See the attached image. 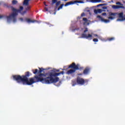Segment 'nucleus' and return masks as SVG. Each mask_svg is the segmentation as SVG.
I'll list each match as a JSON object with an SVG mask.
<instances>
[{"label": "nucleus", "mask_w": 125, "mask_h": 125, "mask_svg": "<svg viewBox=\"0 0 125 125\" xmlns=\"http://www.w3.org/2000/svg\"><path fill=\"white\" fill-rule=\"evenodd\" d=\"M39 70L38 69L32 70L33 74L35 75H38V76H35L34 77H32L29 79V77L32 75L30 72L27 71L25 73L24 75H14V80L16 81L17 83H22L23 84H27V85H32L33 83H39L41 82L42 83H46L47 84H50V83H55L58 82H59V77H58L59 75H64V71H62L59 73L50 72L48 74L42 73L43 71H44V69L43 68H39Z\"/></svg>", "instance_id": "nucleus-1"}, {"label": "nucleus", "mask_w": 125, "mask_h": 125, "mask_svg": "<svg viewBox=\"0 0 125 125\" xmlns=\"http://www.w3.org/2000/svg\"><path fill=\"white\" fill-rule=\"evenodd\" d=\"M11 9L12 10V11H14V12L10 15L9 16H6L7 22H10V21L12 20L14 23H15V22H16L17 21L16 16L18 15V14L17 13H20V14H21V15H24V14L27 13V11H23L24 7H23V6H21L20 7V9H16L15 8L13 7V6H11Z\"/></svg>", "instance_id": "nucleus-2"}, {"label": "nucleus", "mask_w": 125, "mask_h": 125, "mask_svg": "<svg viewBox=\"0 0 125 125\" xmlns=\"http://www.w3.org/2000/svg\"><path fill=\"white\" fill-rule=\"evenodd\" d=\"M68 69H71L66 72L67 75H72L76 72L78 70L82 71L83 70V67L81 66L79 64H76L75 62L72 63L68 67Z\"/></svg>", "instance_id": "nucleus-3"}, {"label": "nucleus", "mask_w": 125, "mask_h": 125, "mask_svg": "<svg viewBox=\"0 0 125 125\" xmlns=\"http://www.w3.org/2000/svg\"><path fill=\"white\" fill-rule=\"evenodd\" d=\"M88 81L87 80L83 79L81 77H77L76 79V83H77L78 84H80V85H83L84 83H87Z\"/></svg>", "instance_id": "nucleus-4"}, {"label": "nucleus", "mask_w": 125, "mask_h": 125, "mask_svg": "<svg viewBox=\"0 0 125 125\" xmlns=\"http://www.w3.org/2000/svg\"><path fill=\"white\" fill-rule=\"evenodd\" d=\"M79 39H90V40H92V35L88 34L87 35L84 33H83L81 35V37H79Z\"/></svg>", "instance_id": "nucleus-5"}, {"label": "nucleus", "mask_w": 125, "mask_h": 125, "mask_svg": "<svg viewBox=\"0 0 125 125\" xmlns=\"http://www.w3.org/2000/svg\"><path fill=\"white\" fill-rule=\"evenodd\" d=\"M90 71V68L89 67H86L83 71V73H78V76H83V75H88Z\"/></svg>", "instance_id": "nucleus-6"}, {"label": "nucleus", "mask_w": 125, "mask_h": 125, "mask_svg": "<svg viewBox=\"0 0 125 125\" xmlns=\"http://www.w3.org/2000/svg\"><path fill=\"white\" fill-rule=\"evenodd\" d=\"M74 3H83V1L80 0H75V1H71L68 2H67L65 5L64 6H68V5H71V4H74Z\"/></svg>", "instance_id": "nucleus-7"}, {"label": "nucleus", "mask_w": 125, "mask_h": 125, "mask_svg": "<svg viewBox=\"0 0 125 125\" xmlns=\"http://www.w3.org/2000/svg\"><path fill=\"white\" fill-rule=\"evenodd\" d=\"M118 16L119 18H121V19H117V21H124V20H125V18H124V13L121 12L120 13H119Z\"/></svg>", "instance_id": "nucleus-8"}, {"label": "nucleus", "mask_w": 125, "mask_h": 125, "mask_svg": "<svg viewBox=\"0 0 125 125\" xmlns=\"http://www.w3.org/2000/svg\"><path fill=\"white\" fill-rule=\"evenodd\" d=\"M112 8H113L114 9H119L120 8H124V6L113 5L112 6Z\"/></svg>", "instance_id": "nucleus-9"}, {"label": "nucleus", "mask_w": 125, "mask_h": 125, "mask_svg": "<svg viewBox=\"0 0 125 125\" xmlns=\"http://www.w3.org/2000/svg\"><path fill=\"white\" fill-rule=\"evenodd\" d=\"M26 21L27 22V23H35V22H36V21L35 20H32L30 19H25Z\"/></svg>", "instance_id": "nucleus-10"}, {"label": "nucleus", "mask_w": 125, "mask_h": 125, "mask_svg": "<svg viewBox=\"0 0 125 125\" xmlns=\"http://www.w3.org/2000/svg\"><path fill=\"white\" fill-rule=\"evenodd\" d=\"M94 12L97 14V13H102V9H98L97 10H95Z\"/></svg>", "instance_id": "nucleus-11"}, {"label": "nucleus", "mask_w": 125, "mask_h": 125, "mask_svg": "<svg viewBox=\"0 0 125 125\" xmlns=\"http://www.w3.org/2000/svg\"><path fill=\"white\" fill-rule=\"evenodd\" d=\"M31 0H24L23 1V4L28 6L29 5V1Z\"/></svg>", "instance_id": "nucleus-12"}, {"label": "nucleus", "mask_w": 125, "mask_h": 125, "mask_svg": "<svg viewBox=\"0 0 125 125\" xmlns=\"http://www.w3.org/2000/svg\"><path fill=\"white\" fill-rule=\"evenodd\" d=\"M102 0H92L91 1L94 3H96V2H100Z\"/></svg>", "instance_id": "nucleus-13"}, {"label": "nucleus", "mask_w": 125, "mask_h": 125, "mask_svg": "<svg viewBox=\"0 0 125 125\" xmlns=\"http://www.w3.org/2000/svg\"><path fill=\"white\" fill-rule=\"evenodd\" d=\"M117 15L116 13H109V16H116Z\"/></svg>", "instance_id": "nucleus-14"}, {"label": "nucleus", "mask_w": 125, "mask_h": 125, "mask_svg": "<svg viewBox=\"0 0 125 125\" xmlns=\"http://www.w3.org/2000/svg\"><path fill=\"white\" fill-rule=\"evenodd\" d=\"M103 22H104V23H108V22H110V20H105L104 19H103L102 20Z\"/></svg>", "instance_id": "nucleus-15"}, {"label": "nucleus", "mask_w": 125, "mask_h": 125, "mask_svg": "<svg viewBox=\"0 0 125 125\" xmlns=\"http://www.w3.org/2000/svg\"><path fill=\"white\" fill-rule=\"evenodd\" d=\"M18 2V1H17V0H13L12 1V4H14V5L17 4Z\"/></svg>", "instance_id": "nucleus-16"}, {"label": "nucleus", "mask_w": 125, "mask_h": 125, "mask_svg": "<svg viewBox=\"0 0 125 125\" xmlns=\"http://www.w3.org/2000/svg\"><path fill=\"white\" fill-rule=\"evenodd\" d=\"M63 6H64V4H62L60 6L58 7V10H60V9H62V8H63Z\"/></svg>", "instance_id": "nucleus-17"}, {"label": "nucleus", "mask_w": 125, "mask_h": 125, "mask_svg": "<svg viewBox=\"0 0 125 125\" xmlns=\"http://www.w3.org/2000/svg\"><path fill=\"white\" fill-rule=\"evenodd\" d=\"M30 9H31V7H30V6H28L26 8H25V11H28V10H30Z\"/></svg>", "instance_id": "nucleus-18"}, {"label": "nucleus", "mask_w": 125, "mask_h": 125, "mask_svg": "<svg viewBox=\"0 0 125 125\" xmlns=\"http://www.w3.org/2000/svg\"><path fill=\"white\" fill-rule=\"evenodd\" d=\"M107 40L109 42H112V41H114L115 40V38L112 37V38H108Z\"/></svg>", "instance_id": "nucleus-19"}, {"label": "nucleus", "mask_w": 125, "mask_h": 125, "mask_svg": "<svg viewBox=\"0 0 125 125\" xmlns=\"http://www.w3.org/2000/svg\"><path fill=\"white\" fill-rule=\"evenodd\" d=\"M60 3H61V1H58V2H56V6H59Z\"/></svg>", "instance_id": "nucleus-20"}, {"label": "nucleus", "mask_w": 125, "mask_h": 125, "mask_svg": "<svg viewBox=\"0 0 125 125\" xmlns=\"http://www.w3.org/2000/svg\"><path fill=\"white\" fill-rule=\"evenodd\" d=\"M6 16L4 15H0V19H2V18H5Z\"/></svg>", "instance_id": "nucleus-21"}, {"label": "nucleus", "mask_w": 125, "mask_h": 125, "mask_svg": "<svg viewBox=\"0 0 125 125\" xmlns=\"http://www.w3.org/2000/svg\"><path fill=\"white\" fill-rule=\"evenodd\" d=\"M103 5H107V3L100 4L97 6H103Z\"/></svg>", "instance_id": "nucleus-22"}, {"label": "nucleus", "mask_w": 125, "mask_h": 125, "mask_svg": "<svg viewBox=\"0 0 125 125\" xmlns=\"http://www.w3.org/2000/svg\"><path fill=\"white\" fill-rule=\"evenodd\" d=\"M97 18L101 19V21H102V20H103V18H102V17H101V16H99V15L97 16Z\"/></svg>", "instance_id": "nucleus-23"}, {"label": "nucleus", "mask_w": 125, "mask_h": 125, "mask_svg": "<svg viewBox=\"0 0 125 125\" xmlns=\"http://www.w3.org/2000/svg\"><path fill=\"white\" fill-rule=\"evenodd\" d=\"M93 41L94 42H98V40L96 38H95L93 40Z\"/></svg>", "instance_id": "nucleus-24"}, {"label": "nucleus", "mask_w": 125, "mask_h": 125, "mask_svg": "<svg viewBox=\"0 0 125 125\" xmlns=\"http://www.w3.org/2000/svg\"><path fill=\"white\" fill-rule=\"evenodd\" d=\"M76 84H77V83H76V81H73V83H72L73 86H75V85H76Z\"/></svg>", "instance_id": "nucleus-25"}, {"label": "nucleus", "mask_w": 125, "mask_h": 125, "mask_svg": "<svg viewBox=\"0 0 125 125\" xmlns=\"http://www.w3.org/2000/svg\"><path fill=\"white\" fill-rule=\"evenodd\" d=\"M57 2V0H52V3H56Z\"/></svg>", "instance_id": "nucleus-26"}, {"label": "nucleus", "mask_w": 125, "mask_h": 125, "mask_svg": "<svg viewBox=\"0 0 125 125\" xmlns=\"http://www.w3.org/2000/svg\"><path fill=\"white\" fill-rule=\"evenodd\" d=\"M83 21H84L86 23V22H87V19H86V18H83Z\"/></svg>", "instance_id": "nucleus-27"}, {"label": "nucleus", "mask_w": 125, "mask_h": 125, "mask_svg": "<svg viewBox=\"0 0 125 125\" xmlns=\"http://www.w3.org/2000/svg\"><path fill=\"white\" fill-rule=\"evenodd\" d=\"M108 19H111V20L114 19V17L112 16L108 17Z\"/></svg>", "instance_id": "nucleus-28"}, {"label": "nucleus", "mask_w": 125, "mask_h": 125, "mask_svg": "<svg viewBox=\"0 0 125 125\" xmlns=\"http://www.w3.org/2000/svg\"><path fill=\"white\" fill-rule=\"evenodd\" d=\"M88 30L87 28H85V30H84L83 33H86V32H88Z\"/></svg>", "instance_id": "nucleus-29"}, {"label": "nucleus", "mask_w": 125, "mask_h": 125, "mask_svg": "<svg viewBox=\"0 0 125 125\" xmlns=\"http://www.w3.org/2000/svg\"><path fill=\"white\" fill-rule=\"evenodd\" d=\"M85 15V14H84V13H82L81 14V17H83V16H84Z\"/></svg>", "instance_id": "nucleus-30"}, {"label": "nucleus", "mask_w": 125, "mask_h": 125, "mask_svg": "<svg viewBox=\"0 0 125 125\" xmlns=\"http://www.w3.org/2000/svg\"><path fill=\"white\" fill-rule=\"evenodd\" d=\"M116 4H119L120 5H122V3H121L120 2H116Z\"/></svg>", "instance_id": "nucleus-31"}, {"label": "nucleus", "mask_w": 125, "mask_h": 125, "mask_svg": "<svg viewBox=\"0 0 125 125\" xmlns=\"http://www.w3.org/2000/svg\"><path fill=\"white\" fill-rule=\"evenodd\" d=\"M106 13H103V14H102V15L103 16H106Z\"/></svg>", "instance_id": "nucleus-32"}, {"label": "nucleus", "mask_w": 125, "mask_h": 125, "mask_svg": "<svg viewBox=\"0 0 125 125\" xmlns=\"http://www.w3.org/2000/svg\"><path fill=\"white\" fill-rule=\"evenodd\" d=\"M103 9H107V7L104 6L102 7Z\"/></svg>", "instance_id": "nucleus-33"}, {"label": "nucleus", "mask_w": 125, "mask_h": 125, "mask_svg": "<svg viewBox=\"0 0 125 125\" xmlns=\"http://www.w3.org/2000/svg\"><path fill=\"white\" fill-rule=\"evenodd\" d=\"M44 9H45V11H48V9L47 8L45 7Z\"/></svg>", "instance_id": "nucleus-34"}, {"label": "nucleus", "mask_w": 125, "mask_h": 125, "mask_svg": "<svg viewBox=\"0 0 125 125\" xmlns=\"http://www.w3.org/2000/svg\"><path fill=\"white\" fill-rule=\"evenodd\" d=\"M20 20H21V21H23L24 19H23L22 18H20Z\"/></svg>", "instance_id": "nucleus-35"}, {"label": "nucleus", "mask_w": 125, "mask_h": 125, "mask_svg": "<svg viewBox=\"0 0 125 125\" xmlns=\"http://www.w3.org/2000/svg\"><path fill=\"white\" fill-rule=\"evenodd\" d=\"M60 83H61V82H60V83L58 85V86H59V85H60Z\"/></svg>", "instance_id": "nucleus-36"}, {"label": "nucleus", "mask_w": 125, "mask_h": 125, "mask_svg": "<svg viewBox=\"0 0 125 125\" xmlns=\"http://www.w3.org/2000/svg\"><path fill=\"white\" fill-rule=\"evenodd\" d=\"M95 36L96 37H97V36H98V35H96V34Z\"/></svg>", "instance_id": "nucleus-37"}, {"label": "nucleus", "mask_w": 125, "mask_h": 125, "mask_svg": "<svg viewBox=\"0 0 125 125\" xmlns=\"http://www.w3.org/2000/svg\"><path fill=\"white\" fill-rule=\"evenodd\" d=\"M57 72H59V70H57Z\"/></svg>", "instance_id": "nucleus-38"}, {"label": "nucleus", "mask_w": 125, "mask_h": 125, "mask_svg": "<svg viewBox=\"0 0 125 125\" xmlns=\"http://www.w3.org/2000/svg\"><path fill=\"white\" fill-rule=\"evenodd\" d=\"M45 6H47V5H45Z\"/></svg>", "instance_id": "nucleus-39"}, {"label": "nucleus", "mask_w": 125, "mask_h": 125, "mask_svg": "<svg viewBox=\"0 0 125 125\" xmlns=\"http://www.w3.org/2000/svg\"><path fill=\"white\" fill-rule=\"evenodd\" d=\"M124 2H125V1Z\"/></svg>", "instance_id": "nucleus-40"}]
</instances>
